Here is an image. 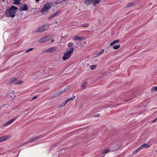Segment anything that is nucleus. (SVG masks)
Masks as SVG:
<instances>
[{
  "mask_svg": "<svg viewBox=\"0 0 157 157\" xmlns=\"http://www.w3.org/2000/svg\"><path fill=\"white\" fill-rule=\"evenodd\" d=\"M18 8L14 6H11L9 10H7L6 11V14L7 17H11L13 18L15 16L16 11Z\"/></svg>",
  "mask_w": 157,
  "mask_h": 157,
  "instance_id": "nucleus-1",
  "label": "nucleus"
},
{
  "mask_svg": "<svg viewBox=\"0 0 157 157\" xmlns=\"http://www.w3.org/2000/svg\"><path fill=\"white\" fill-rule=\"evenodd\" d=\"M74 51V48H70L69 51H67L65 52L63 57L62 59L64 61H65L67 59H68L70 57L71 54Z\"/></svg>",
  "mask_w": 157,
  "mask_h": 157,
  "instance_id": "nucleus-2",
  "label": "nucleus"
},
{
  "mask_svg": "<svg viewBox=\"0 0 157 157\" xmlns=\"http://www.w3.org/2000/svg\"><path fill=\"white\" fill-rule=\"evenodd\" d=\"M52 5V3H48L40 11L41 12L43 13L47 11L48 10L50 9Z\"/></svg>",
  "mask_w": 157,
  "mask_h": 157,
  "instance_id": "nucleus-3",
  "label": "nucleus"
},
{
  "mask_svg": "<svg viewBox=\"0 0 157 157\" xmlns=\"http://www.w3.org/2000/svg\"><path fill=\"white\" fill-rule=\"evenodd\" d=\"M19 10L21 11L27 10H28V6L25 3H24L20 7Z\"/></svg>",
  "mask_w": 157,
  "mask_h": 157,
  "instance_id": "nucleus-4",
  "label": "nucleus"
},
{
  "mask_svg": "<svg viewBox=\"0 0 157 157\" xmlns=\"http://www.w3.org/2000/svg\"><path fill=\"white\" fill-rule=\"evenodd\" d=\"M51 38V36L49 35H47L40 39V42H44L48 40Z\"/></svg>",
  "mask_w": 157,
  "mask_h": 157,
  "instance_id": "nucleus-5",
  "label": "nucleus"
},
{
  "mask_svg": "<svg viewBox=\"0 0 157 157\" xmlns=\"http://www.w3.org/2000/svg\"><path fill=\"white\" fill-rule=\"evenodd\" d=\"M16 119V118H14L12 119L9 120L6 123H4L3 125V126L4 127L7 126L8 125L12 123Z\"/></svg>",
  "mask_w": 157,
  "mask_h": 157,
  "instance_id": "nucleus-6",
  "label": "nucleus"
},
{
  "mask_svg": "<svg viewBox=\"0 0 157 157\" xmlns=\"http://www.w3.org/2000/svg\"><path fill=\"white\" fill-rule=\"evenodd\" d=\"M45 26V25L40 26V32L45 31L47 29V28Z\"/></svg>",
  "mask_w": 157,
  "mask_h": 157,
  "instance_id": "nucleus-7",
  "label": "nucleus"
},
{
  "mask_svg": "<svg viewBox=\"0 0 157 157\" xmlns=\"http://www.w3.org/2000/svg\"><path fill=\"white\" fill-rule=\"evenodd\" d=\"M65 91V90H62L56 93L53 96V97H56L57 96L59 95L62 93H63Z\"/></svg>",
  "mask_w": 157,
  "mask_h": 157,
  "instance_id": "nucleus-8",
  "label": "nucleus"
},
{
  "mask_svg": "<svg viewBox=\"0 0 157 157\" xmlns=\"http://www.w3.org/2000/svg\"><path fill=\"white\" fill-rule=\"evenodd\" d=\"M72 39L74 40H76L79 41H81L82 40L83 38L82 37L79 36H76L72 38Z\"/></svg>",
  "mask_w": 157,
  "mask_h": 157,
  "instance_id": "nucleus-9",
  "label": "nucleus"
},
{
  "mask_svg": "<svg viewBox=\"0 0 157 157\" xmlns=\"http://www.w3.org/2000/svg\"><path fill=\"white\" fill-rule=\"evenodd\" d=\"M17 80L16 78H13L10 79L7 83L8 85H10V84L15 82Z\"/></svg>",
  "mask_w": 157,
  "mask_h": 157,
  "instance_id": "nucleus-10",
  "label": "nucleus"
},
{
  "mask_svg": "<svg viewBox=\"0 0 157 157\" xmlns=\"http://www.w3.org/2000/svg\"><path fill=\"white\" fill-rule=\"evenodd\" d=\"M38 138V137H36L35 136L33 137H32L30 138V139L29 140V141L27 142H26V143H29L32 142L34 141H35L36 139Z\"/></svg>",
  "mask_w": 157,
  "mask_h": 157,
  "instance_id": "nucleus-11",
  "label": "nucleus"
},
{
  "mask_svg": "<svg viewBox=\"0 0 157 157\" xmlns=\"http://www.w3.org/2000/svg\"><path fill=\"white\" fill-rule=\"evenodd\" d=\"M94 0H85L84 4L86 5L90 4Z\"/></svg>",
  "mask_w": 157,
  "mask_h": 157,
  "instance_id": "nucleus-12",
  "label": "nucleus"
},
{
  "mask_svg": "<svg viewBox=\"0 0 157 157\" xmlns=\"http://www.w3.org/2000/svg\"><path fill=\"white\" fill-rule=\"evenodd\" d=\"M56 48H54V47L52 48H50L49 49H48L47 50V52H52L55 51H56Z\"/></svg>",
  "mask_w": 157,
  "mask_h": 157,
  "instance_id": "nucleus-13",
  "label": "nucleus"
},
{
  "mask_svg": "<svg viewBox=\"0 0 157 157\" xmlns=\"http://www.w3.org/2000/svg\"><path fill=\"white\" fill-rule=\"evenodd\" d=\"M142 149L144 148H147L149 147V145L147 144H143L140 146Z\"/></svg>",
  "mask_w": 157,
  "mask_h": 157,
  "instance_id": "nucleus-14",
  "label": "nucleus"
},
{
  "mask_svg": "<svg viewBox=\"0 0 157 157\" xmlns=\"http://www.w3.org/2000/svg\"><path fill=\"white\" fill-rule=\"evenodd\" d=\"M119 41V40H116L114 41L113 42L110 44V46H112L115 44L118 43Z\"/></svg>",
  "mask_w": 157,
  "mask_h": 157,
  "instance_id": "nucleus-15",
  "label": "nucleus"
},
{
  "mask_svg": "<svg viewBox=\"0 0 157 157\" xmlns=\"http://www.w3.org/2000/svg\"><path fill=\"white\" fill-rule=\"evenodd\" d=\"M104 52V49H102L100 52H99L97 53V54L96 55V57H97L98 56L102 54Z\"/></svg>",
  "mask_w": 157,
  "mask_h": 157,
  "instance_id": "nucleus-16",
  "label": "nucleus"
},
{
  "mask_svg": "<svg viewBox=\"0 0 157 157\" xmlns=\"http://www.w3.org/2000/svg\"><path fill=\"white\" fill-rule=\"evenodd\" d=\"M14 3L16 5H18L20 3V0H13Z\"/></svg>",
  "mask_w": 157,
  "mask_h": 157,
  "instance_id": "nucleus-17",
  "label": "nucleus"
},
{
  "mask_svg": "<svg viewBox=\"0 0 157 157\" xmlns=\"http://www.w3.org/2000/svg\"><path fill=\"white\" fill-rule=\"evenodd\" d=\"M13 94V98H15L16 97V95L15 94V92L14 90L12 91L9 94Z\"/></svg>",
  "mask_w": 157,
  "mask_h": 157,
  "instance_id": "nucleus-18",
  "label": "nucleus"
},
{
  "mask_svg": "<svg viewBox=\"0 0 157 157\" xmlns=\"http://www.w3.org/2000/svg\"><path fill=\"white\" fill-rule=\"evenodd\" d=\"M120 47V45L119 44L116 45L114 46L113 47V48L114 49H118Z\"/></svg>",
  "mask_w": 157,
  "mask_h": 157,
  "instance_id": "nucleus-19",
  "label": "nucleus"
},
{
  "mask_svg": "<svg viewBox=\"0 0 157 157\" xmlns=\"http://www.w3.org/2000/svg\"><path fill=\"white\" fill-rule=\"evenodd\" d=\"M6 136H3L0 138V142L6 140Z\"/></svg>",
  "mask_w": 157,
  "mask_h": 157,
  "instance_id": "nucleus-20",
  "label": "nucleus"
},
{
  "mask_svg": "<svg viewBox=\"0 0 157 157\" xmlns=\"http://www.w3.org/2000/svg\"><path fill=\"white\" fill-rule=\"evenodd\" d=\"M133 3L132 2L129 3L127 4L126 7H129L132 6H133Z\"/></svg>",
  "mask_w": 157,
  "mask_h": 157,
  "instance_id": "nucleus-21",
  "label": "nucleus"
},
{
  "mask_svg": "<svg viewBox=\"0 0 157 157\" xmlns=\"http://www.w3.org/2000/svg\"><path fill=\"white\" fill-rule=\"evenodd\" d=\"M23 82V81L21 80H18L14 83L15 85H18L21 84Z\"/></svg>",
  "mask_w": 157,
  "mask_h": 157,
  "instance_id": "nucleus-22",
  "label": "nucleus"
},
{
  "mask_svg": "<svg viewBox=\"0 0 157 157\" xmlns=\"http://www.w3.org/2000/svg\"><path fill=\"white\" fill-rule=\"evenodd\" d=\"M97 65H91L90 66V68L91 70H94L95 68V67H97Z\"/></svg>",
  "mask_w": 157,
  "mask_h": 157,
  "instance_id": "nucleus-23",
  "label": "nucleus"
},
{
  "mask_svg": "<svg viewBox=\"0 0 157 157\" xmlns=\"http://www.w3.org/2000/svg\"><path fill=\"white\" fill-rule=\"evenodd\" d=\"M75 96H73L72 97L69 98L68 99H67L66 100L68 102L70 100H73L75 98Z\"/></svg>",
  "mask_w": 157,
  "mask_h": 157,
  "instance_id": "nucleus-24",
  "label": "nucleus"
},
{
  "mask_svg": "<svg viewBox=\"0 0 157 157\" xmlns=\"http://www.w3.org/2000/svg\"><path fill=\"white\" fill-rule=\"evenodd\" d=\"M67 46L69 48L72 47L73 46V44L72 42H69Z\"/></svg>",
  "mask_w": 157,
  "mask_h": 157,
  "instance_id": "nucleus-25",
  "label": "nucleus"
},
{
  "mask_svg": "<svg viewBox=\"0 0 157 157\" xmlns=\"http://www.w3.org/2000/svg\"><path fill=\"white\" fill-rule=\"evenodd\" d=\"M87 85V82H85L82 84V86L84 88H85L86 87Z\"/></svg>",
  "mask_w": 157,
  "mask_h": 157,
  "instance_id": "nucleus-26",
  "label": "nucleus"
},
{
  "mask_svg": "<svg viewBox=\"0 0 157 157\" xmlns=\"http://www.w3.org/2000/svg\"><path fill=\"white\" fill-rule=\"evenodd\" d=\"M109 151V149H105L103 151V153L104 154H106L108 153Z\"/></svg>",
  "mask_w": 157,
  "mask_h": 157,
  "instance_id": "nucleus-27",
  "label": "nucleus"
},
{
  "mask_svg": "<svg viewBox=\"0 0 157 157\" xmlns=\"http://www.w3.org/2000/svg\"><path fill=\"white\" fill-rule=\"evenodd\" d=\"M59 12L58 11L56 12L53 14V15L54 17L58 15L59 14Z\"/></svg>",
  "mask_w": 157,
  "mask_h": 157,
  "instance_id": "nucleus-28",
  "label": "nucleus"
},
{
  "mask_svg": "<svg viewBox=\"0 0 157 157\" xmlns=\"http://www.w3.org/2000/svg\"><path fill=\"white\" fill-rule=\"evenodd\" d=\"M101 0H94V1L93 2V3L94 4H95L98 3Z\"/></svg>",
  "mask_w": 157,
  "mask_h": 157,
  "instance_id": "nucleus-29",
  "label": "nucleus"
},
{
  "mask_svg": "<svg viewBox=\"0 0 157 157\" xmlns=\"http://www.w3.org/2000/svg\"><path fill=\"white\" fill-rule=\"evenodd\" d=\"M67 102L66 100L65 102L62 103V105L60 106V107L65 105Z\"/></svg>",
  "mask_w": 157,
  "mask_h": 157,
  "instance_id": "nucleus-30",
  "label": "nucleus"
},
{
  "mask_svg": "<svg viewBox=\"0 0 157 157\" xmlns=\"http://www.w3.org/2000/svg\"><path fill=\"white\" fill-rule=\"evenodd\" d=\"M54 17V16L53 15V14H52V15H51V16H50L48 18V20H50V19H52V18H53V17Z\"/></svg>",
  "mask_w": 157,
  "mask_h": 157,
  "instance_id": "nucleus-31",
  "label": "nucleus"
},
{
  "mask_svg": "<svg viewBox=\"0 0 157 157\" xmlns=\"http://www.w3.org/2000/svg\"><path fill=\"white\" fill-rule=\"evenodd\" d=\"M100 115L99 113H97L94 115L93 117H98L100 116Z\"/></svg>",
  "mask_w": 157,
  "mask_h": 157,
  "instance_id": "nucleus-32",
  "label": "nucleus"
},
{
  "mask_svg": "<svg viewBox=\"0 0 157 157\" xmlns=\"http://www.w3.org/2000/svg\"><path fill=\"white\" fill-rule=\"evenodd\" d=\"M33 49V48H30L29 49L27 50H26L25 51V53L28 52H29L30 51L32 50Z\"/></svg>",
  "mask_w": 157,
  "mask_h": 157,
  "instance_id": "nucleus-33",
  "label": "nucleus"
},
{
  "mask_svg": "<svg viewBox=\"0 0 157 157\" xmlns=\"http://www.w3.org/2000/svg\"><path fill=\"white\" fill-rule=\"evenodd\" d=\"M89 24H86L84 25H82V27H87L88 26Z\"/></svg>",
  "mask_w": 157,
  "mask_h": 157,
  "instance_id": "nucleus-34",
  "label": "nucleus"
},
{
  "mask_svg": "<svg viewBox=\"0 0 157 157\" xmlns=\"http://www.w3.org/2000/svg\"><path fill=\"white\" fill-rule=\"evenodd\" d=\"M152 90H154L156 91H157V86H155L152 88Z\"/></svg>",
  "mask_w": 157,
  "mask_h": 157,
  "instance_id": "nucleus-35",
  "label": "nucleus"
},
{
  "mask_svg": "<svg viewBox=\"0 0 157 157\" xmlns=\"http://www.w3.org/2000/svg\"><path fill=\"white\" fill-rule=\"evenodd\" d=\"M142 149V148H141V146H140L139 147L137 150L138 151V152L140 150H141Z\"/></svg>",
  "mask_w": 157,
  "mask_h": 157,
  "instance_id": "nucleus-36",
  "label": "nucleus"
},
{
  "mask_svg": "<svg viewBox=\"0 0 157 157\" xmlns=\"http://www.w3.org/2000/svg\"><path fill=\"white\" fill-rule=\"evenodd\" d=\"M138 152V151H137V150L136 149V150L133 153V154H136V153H137V152Z\"/></svg>",
  "mask_w": 157,
  "mask_h": 157,
  "instance_id": "nucleus-37",
  "label": "nucleus"
},
{
  "mask_svg": "<svg viewBox=\"0 0 157 157\" xmlns=\"http://www.w3.org/2000/svg\"><path fill=\"white\" fill-rule=\"evenodd\" d=\"M157 118H156L154 120H153L152 121V123H154L156 121V119H157Z\"/></svg>",
  "mask_w": 157,
  "mask_h": 157,
  "instance_id": "nucleus-38",
  "label": "nucleus"
},
{
  "mask_svg": "<svg viewBox=\"0 0 157 157\" xmlns=\"http://www.w3.org/2000/svg\"><path fill=\"white\" fill-rule=\"evenodd\" d=\"M37 98V96H34V97H33L32 99V100H33V99H36Z\"/></svg>",
  "mask_w": 157,
  "mask_h": 157,
  "instance_id": "nucleus-39",
  "label": "nucleus"
},
{
  "mask_svg": "<svg viewBox=\"0 0 157 157\" xmlns=\"http://www.w3.org/2000/svg\"><path fill=\"white\" fill-rule=\"evenodd\" d=\"M39 28H38L36 30V31L37 33H38L39 32Z\"/></svg>",
  "mask_w": 157,
  "mask_h": 157,
  "instance_id": "nucleus-40",
  "label": "nucleus"
},
{
  "mask_svg": "<svg viewBox=\"0 0 157 157\" xmlns=\"http://www.w3.org/2000/svg\"><path fill=\"white\" fill-rule=\"evenodd\" d=\"M51 40V43H53L54 42V40L53 39Z\"/></svg>",
  "mask_w": 157,
  "mask_h": 157,
  "instance_id": "nucleus-41",
  "label": "nucleus"
},
{
  "mask_svg": "<svg viewBox=\"0 0 157 157\" xmlns=\"http://www.w3.org/2000/svg\"><path fill=\"white\" fill-rule=\"evenodd\" d=\"M36 2H38L39 1V0H35Z\"/></svg>",
  "mask_w": 157,
  "mask_h": 157,
  "instance_id": "nucleus-42",
  "label": "nucleus"
},
{
  "mask_svg": "<svg viewBox=\"0 0 157 157\" xmlns=\"http://www.w3.org/2000/svg\"><path fill=\"white\" fill-rule=\"evenodd\" d=\"M63 1H65V2H67V1L68 0H62Z\"/></svg>",
  "mask_w": 157,
  "mask_h": 157,
  "instance_id": "nucleus-43",
  "label": "nucleus"
},
{
  "mask_svg": "<svg viewBox=\"0 0 157 157\" xmlns=\"http://www.w3.org/2000/svg\"><path fill=\"white\" fill-rule=\"evenodd\" d=\"M25 144H22L21 145V146H24Z\"/></svg>",
  "mask_w": 157,
  "mask_h": 157,
  "instance_id": "nucleus-44",
  "label": "nucleus"
},
{
  "mask_svg": "<svg viewBox=\"0 0 157 157\" xmlns=\"http://www.w3.org/2000/svg\"><path fill=\"white\" fill-rule=\"evenodd\" d=\"M12 97H13L12 96H11V98H12Z\"/></svg>",
  "mask_w": 157,
  "mask_h": 157,
  "instance_id": "nucleus-45",
  "label": "nucleus"
}]
</instances>
